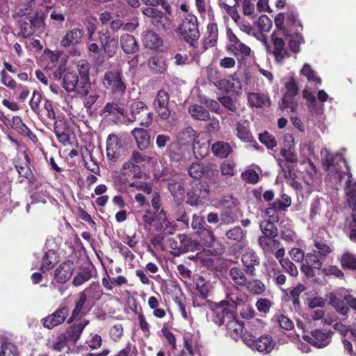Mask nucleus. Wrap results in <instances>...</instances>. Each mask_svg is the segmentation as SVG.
<instances>
[{"label": "nucleus", "instance_id": "42", "mask_svg": "<svg viewBox=\"0 0 356 356\" xmlns=\"http://www.w3.org/2000/svg\"><path fill=\"white\" fill-rule=\"evenodd\" d=\"M212 152L218 157L226 158L232 152V147L229 143L224 141H218L211 146Z\"/></svg>", "mask_w": 356, "mask_h": 356}, {"label": "nucleus", "instance_id": "33", "mask_svg": "<svg viewBox=\"0 0 356 356\" xmlns=\"http://www.w3.org/2000/svg\"><path fill=\"white\" fill-rule=\"evenodd\" d=\"M258 243L265 254L272 253L279 248L280 244V241L275 239V237L267 236H261L258 238Z\"/></svg>", "mask_w": 356, "mask_h": 356}, {"label": "nucleus", "instance_id": "49", "mask_svg": "<svg viewBox=\"0 0 356 356\" xmlns=\"http://www.w3.org/2000/svg\"><path fill=\"white\" fill-rule=\"evenodd\" d=\"M274 221L262 220L260 222V229L262 232L261 236H267L270 237H276L278 234V231L275 225Z\"/></svg>", "mask_w": 356, "mask_h": 356}, {"label": "nucleus", "instance_id": "25", "mask_svg": "<svg viewBox=\"0 0 356 356\" xmlns=\"http://www.w3.org/2000/svg\"><path fill=\"white\" fill-rule=\"evenodd\" d=\"M302 97L306 100L307 106L310 111L316 115H321L324 111L323 104L318 105L317 100L311 88L305 86L302 91Z\"/></svg>", "mask_w": 356, "mask_h": 356}, {"label": "nucleus", "instance_id": "20", "mask_svg": "<svg viewBox=\"0 0 356 356\" xmlns=\"http://www.w3.org/2000/svg\"><path fill=\"white\" fill-rule=\"evenodd\" d=\"M54 131L58 141L64 146L70 144V127L63 119L56 120L54 124Z\"/></svg>", "mask_w": 356, "mask_h": 356}, {"label": "nucleus", "instance_id": "45", "mask_svg": "<svg viewBox=\"0 0 356 356\" xmlns=\"http://www.w3.org/2000/svg\"><path fill=\"white\" fill-rule=\"evenodd\" d=\"M219 102L225 108L232 112L237 113L238 115H239L240 112H243L245 109L238 102L228 96L219 98Z\"/></svg>", "mask_w": 356, "mask_h": 356}, {"label": "nucleus", "instance_id": "56", "mask_svg": "<svg viewBox=\"0 0 356 356\" xmlns=\"http://www.w3.org/2000/svg\"><path fill=\"white\" fill-rule=\"evenodd\" d=\"M341 263L344 268L352 270H356V257L352 254L344 253L341 257Z\"/></svg>", "mask_w": 356, "mask_h": 356}, {"label": "nucleus", "instance_id": "44", "mask_svg": "<svg viewBox=\"0 0 356 356\" xmlns=\"http://www.w3.org/2000/svg\"><path fill=\"white\" fill-rule=\"evenodd\" d=\"M168 189L177 201H181L184 196V186L181 181L172 180L168 184Z\"/></svg>", "mask_w": 356, "mask_h": 356}, {"label": "nucleus", "instance_id": "26", "mask_svg": "<svg viewBox=\"0 0 356 356\" xmlns=\"http://www.w3.org/2000/svg\"><path fill=\"white\" fill-rule=\"evenodd\" d=\"M62 85L67 92L78 93V89L81 86V79H79L76 72H66L63 78Z\"/></svg>", "mask_w": 356, "mask_h": 356}, {"label": "nucleus", "instance_id": "1", "mask_svg": "<svg viewBox=\"0 0 356 356\" xmlns=\"http://www.w3.org/2000/svg\"><path fill=\"white\" fill-rule=\"evenodd\" d=\"M242 302V299L236 294H227L226 298L222 300L214 309L215 322L219 325L225 324L229 335L236 339L243 332V325L238 321L234 313V309Z\"/></svg>", "mask_w": 356, "mask_h": 356}, {"label": "nucleus", "instance_id": "9", "mask_svg": "<svg viewBox=\"0 0 356 356\" xmlns=\"http://www.w3.org/2000/svg\"><path fill=\"white\" fill-rule=\"evenodd\" d=\"M241 262L246 275L254 277L256 268L260 265V259L256 252L251 248H247L241 254Z\"/></svg>", "mask_w": 356, "mask_h": 356}, {"label": "nucleus", "instance_id": "55", "mask_svg": "<svg viewBox=\"0 0 356 356\" xmlns=\"http://www.w3.org/2000/svg\"><path fill=\"white\" fill-rule=\"evenodd\" d=\"M91 272L88 268H83L74 278L73 284L76 286H81L91 278Z\"/></svg>", "mask_w": 356, "mask_h": 356}, {"label": "nucleus", "instance_id": "21", "mask_svg": "<svg viewBox=\"0 0 356 356\" xmlns=\"http://www.w3.org/2000/svg\"><path fill=\"white\" fill-rule=\"evenodd\" d=\"M143 45L152 50L162 51L163 40L154 31L147 30L143 34Z\"/></svg>", "mask_w": 356, "mask_h": 356}, {"label": "nucleus", "instance_id": "11", "mask_svg": "<svg viewBox=\"0 0 356 356\" xmlns=\"http://www.w3.org/2000/svg\"><path fill=\"white\" fill-rule=\"evenodd\" d=\"M168 104V93L164 90H159L154 100L153 106L159 118L163 120H168L171 115Z\"/></svg>", "mask_w": 356, "mask_h": 356}, {"label": "nucleus", "instance_id": "60", "mask_svg": "<svg viewBox=\"0 0 356 356\" xmlns=\"http://www.w3.org/2000/svg\"><path fill=\"white\" fill-rule=\"evenodd\" d=\"M188 172L190 177L195 179H200L204 172V168L201 163H193L189 167Z\"/></svg>", "mask_w": 356, "mask_h": 356}, {"label": "nucleus", "instance_id": "18", "mask_svg": "<svg viewBox=\"0 0 356 356\" xmlns=\"http://www.w3.org/2000/svg\"><path fill=\"white\" fill-rule=\"evenodd\" d=\"M84 31L81 28L68 30L60 40V46L64 48L74 47L79 44L83 38Z\"/></svg>", "mask_w": 356, "mask_h": 356}, {"label": "nucleus", "instance_id": "19", "mask_svg": "<svg viewBox=\"0 0 356 356\" xmlns=\"http://www.w3.org/2000/svg\"><path fill=\"white\" fill-rule=\"evenodd\" d=\"M74 268V263L71 261L61 263L54 271V279L60 283H66L71 278Z\"/></svg>", "mask_w": 356, "mask_h": 356}, {"label": "nucleus", "instance_id": "2", "mask_svg": "<svg viewBox=\"0 0 356 356\" xmlns=\"http://www.w3.org/2000/svg\"><path fill=\"white\" fill-rule=\"evenodd\" d=\"M275 24L277 33L289 37V46L294 53L300 51V46L303 42L300 35L302 30V24L298 19L297 13L292 10L286 13H279L275 18Z\"/></svg>", "mask_w": 356, "mask_h": 356}, {"label": "nucleus", "instance_id": "15", "mask_svg": "<svg viewBox=\"0 0 356 356\" xmlns=\"http://www.w3.org/2000/svg\"><path fill=\"white\" fill-rule=\"evenodd\" d=\"M69 315L68 309L66 307H60L51 314L44 318L42 321L44 327L52 329L62 324Z\"/></svg>", "mask_w": 356, "mask_h": 356}, {"label": "nucleus", "instance_id": "53", "mask_svg": "<svg viewBox=\"0 0 356 356\" xmlns=\"http://www.w3.org/2000/svg\"><path fill=\"white\" fill-rule=\"evenodd\" d=\"M245 286L250 293L254 295H260L266 289L264 284L259 280H248V284Z\"/></svg>", "mask_w": 356, "mask_h": 356}, {"label": "nucleus", "instance_id": "10", "mask_svg": "<svg viewBox=\"0 0 356 356\" xmlns=\"http://www.w3.org/2000/svg\"><path fill=\"white\" fill-rule=\"evenodd\" d=\"M332 335V332L330 330L316 329L310 335H305L303 338L314 346L322 348L330 343Z\"/></svg>", "mask_w": 356, "mask_h": 356}, {"label": "nucleus", "instance_id": "59", "mask_svg": "<svg viewBox=\"0 0 356 356\" xmlns=\"http://www.w3.org/2000/svg\"><path fill=\"white\" fill-rule=\"evenodd\" d=\"M0 356H18L16 346L10 342H4L1 346Z\"/></svg>", "mask_w": 356, "mask_h": 356}, {"label": "nucleus", "instance_id": "41", "mask_svg": "<svg viewBox=\"0 0 356 356\" xmlns=\"http://www.w3.org/2000/svg\"><path fill=\"white\" fill-rule=\"evenodd\" d=\"M300 74L305 76L308 81L314 83L315 86H320L322 83L321 79L318 76L311 65L308 63H305L300 70Z\"/></svg>", "mask_w": 356, "mask_h": 356}, {"label": "nucleus", "instance_id": "23", "mask_svg": "<svg viewBox=\"0 0 356 356\" xmlns=\"http://www.w3.org/2000/svg\"><path fill=\"white\" fill-rule=\"evenodd\" d=\"M120 144L118 137L110 134L106 140V154L109 160L115 162L120 156Z\"/></svg>", "mask_w": 356, "mask_h": 356}, {"label": "nucleus", "instance_id": "54", "mask_svg": "<svg viewBox=\"0 0 356 356\" xmlns=\"http://www.w3.org/2000/svg\"><path fill=\"white\" fill-rule=\"evenodd\" d=\"M207 38L206 43L211 47L215 45L218 37V31L217 24L215 23H210L207 26Z\"/></svg>", "mask_w": 356, "mask_h": 356}, {"label": "nucleus", "instance_id": "43", "mask_svg": "<svg viewBox=\"0 0 356 356\" xmlns=\"http://www.w3.org/2000/svg\"><path fill=\"white\" fill-rule=\"evenodd\" d=\"M196 234L199 236L200 242L205 247H211L216 240L213 232L209 225L199 230Z\"/></svg>", "mask_w": 356, "mask_h": 356}, {"label": "nucleus", "instance_id": "22", "mask_svg": "<svg viewBox=\"0 0 356 356\" xmlns=\"http://www.w3.org/2000/svg\"><path fill=\"white\" fill-rule=\"evenodd\" d=\"M273 40L274 49L272 53L275 57V61L279 63H283L284 60L289 58L290 54L287 49L284 47V41L282 38L272 35Z\"/></svg>", "mask_w": 356, "mask_h": 356}, {"label": "nucleus", "instance_id": "4", "mask_svg": "<svg viewBox=\"0 0 356 356\" xmlns=\"http://www.w3.org/2000/svg\"><path fill=\"white\" fill-rule=\"evenodd\" d=\"M131 117L129 121H138L141 126L147 127L153 121V113L148 106L143 102L134 101L130 106Z\"/></svg>", "mask_w": 356, "mask_h": 356}, {"label": "nucleus", "instance_id": "39", "mask_svg": "<svg viewBox=\"0 0 356 356\" xmlns=\"http://www.w3.org/2000/svg\"><path fill=\"white\" fill-rule=\"evenodd\" d=\"M196 289L200 297L205 300L210 296L213 286L210 282L206 281L205 279L200 276L196 280Z\"/></svg>", "mask_w": 356, "mask_h": 356}, {"label": "nucleus", "instance_id": "40", "mask_svg": "<svg viewBox=\"0 0 356 356\" xmlns=\"http://www.w3.org/2000/svg\"><path fill=\"white\" fill-rule=\"evenodd\" d=\"M246 231L239 226H236L226 232L227 238L236 243H241L245 245Z\"/></svg>", "mask_w": 356, "mask_h": 356}, {"label": "nucleus", "instance_id": "29", "mask_svg": "<svg viewBox=\"0 0 356 356\" xmlns=\"http://www.w3.org/2000/svg\"><path fill=\"white\" fill-rule=\"evenodd\" d=\"M132 136L140 150H145L150 143V136L148 131L143 128H134L131 131Z\"/></svg>", "mask_w": 356, "mask_h": 356}, {"label": "nucleus", "instance_id": "35", "mask_svg": "<svg viewBox=\"0 0 356 356\" xmlns=\"http://www.w3.org/2000/svg\"><path fill=\"white\" fill-rule=\"evenodd\" d=\"M313 252L319 255L320 258L325 259L332 252V248L327 244L325 240L318 237L314 238Z\"/></svg>", "mask_w": 356, "mask_h": 356}, {"label": "nucleus", "instance_id": "63", "mask_svg": "<svg viewBox=\"0 0 356 356\" xmlns=\"http://www.w3.org/2000/svg\"><path fill=\"white\" fill-rule=\"evenodd\" d=\"M280 107L282 110L289 108L291 111H295L296 104L294 102V97L284 94L280 104Z\"/></svg>", "mask_w": 356, "mask_h": 356}, {"label": "nucleus", "instance_id": "17", "mask_svg": "<svg viewBox=\"0 0 356 356\" xmlns=\"http://www.w3.org/2000/svg\"><path fill=\"white\" fill-rule=\"evenodd\" d=\"M142 13L149 19L151 24L154 26H162L164 29H166L168 17L157 8L146 7L143 8Z\"/></svg>", "mask_w": 356, "mask_h": 356}, {"label": "nucleus", "instance_id": "7", "mask_svg": "<svg viewBox=\"0 0 356 356\" xmlns=\"http://www.w3.org/2000/svg\"><path fill=\"white\" fill-rule=\"evenodd\" d=\"M209 195V186L205 182L195 181L187 193L186 203L191 206H197L202 203Z\"/></svg>", "mask_w": 356, "mask_h": 356}, {"label": "nucleus", "instance_id": "48", "mask_svg": "<svg viewBox=\"0 0 356 356\" xmlns=\"http://www.w3.org/2000/svg\"><path fill=\"white\" fill-rule=\"evenodd\" d=\"M56 262V252L53 250L47 251L42 260L40 270L44 273L49 270Z\"/></svg>", "mask_w": 356, "mask_h": 356}, {"label": "nucleus", "instance_id": "37", "mask_svg": "<svg viewBox=\"0 0 356 356\" xmlns=\"http://www.w3.org/2000/svg\"><path fill=\"white\" fill-rule=\"evenodd\" d=\"M245 275L244 268L241 269L239 267H233L229 271L232 281L238 286H245L248 284V277Z\"/></svg>", "mask_w": 356, "mask_h": 356}, {"label": "nucleus", "instance_id": "58", "mask_svg": "<svg viewBox=\"0 0 356 356\" xmlns=\"http://www.w3.org/2000/svg\"><path fill=\"white\" fill-rule=\"evenodd\" d=\"M220 222L225 225L234 223L237 218L236 213L232 209H224L220 212Z\"/></svg>", "mask_w": 356, "mask_h": 356}, {"label": "nucleus", "instance_id": "32", "mask_svg": "<svg viewBox=\"0 0 356 356\" xmlns=\"http://www.w3.org/2000/svg\"><path fill=\"white\" fill-rule=\"evenodd\" d=\"M148 67L156 74H164L168 69L166 59L161 56H154L148 60Z\"/></svg>", "mask_w": 356, "mask_h": 356}, {"label": "nucleus", "instance_id": "14", "mask_svg": "<svg viewBox=\"0 0 356 356\" xmlns=\"http://www.w3.org/2000/svg\"><path fill=\"white\" fill-rule=\"evenodd\" d=\"M190 147L179 142H171L168 146L167 154L172 161L178 163L187 158Z\"/></svg>", "mask_w": 356, "mask_h": 356}, {"label": "nucleus", "instance_id": "30", "mask_svg": "<svg viewBox=\"0 0 356 356\" xmlns=\"http://www.w3.org/2000/svg\"><path fill=\"white\" fill-rule=\"evenodd\" d=\"M343 296L337 293H330L329 296V303L341 315L346 316L350 311L348 306L344 300Z\"/></svg>", "mask_w": 356, "mask_h": 356}, {"label": "nucleus", "instance_id": "38", "mask_svg": "<svg viewBox=\"0 0 356 356\" xmlns=\"http://www.w3.org/2000/svg\"><path fill=\"white\" fill-rule=\"evenodd\" d=\"M188 112L191 117L196 120L206 121L210 119L209 111L202 106L197 104L191 105Z\"/></svg>", "mask_w": 356, "mask_h": 356}, {"label": "nucleus", "instance_id": "34", "mask_svg": "<svg viewBox=\"0 0 356 356\" xmlns=\"http://www.w3.org/2000/svg\"><path fill=\"white\" fill-rule=\"evenodd\" d=\"M220 86L227 92L238 94L241 90V83L238 78L229 76L220 80Z\"/></svg>", "mask_w": 356, "mask_h": 356}, {"label": "nucleus", "instance_id": "62", "mask_svg": "<svg viewBox=\"0 0 356 356\" xmlns=\"http://www.w3.org/2000/svg\"><path fill=\"white\" fill-rule=\"evenodd\" d=\"M272 26L271 19L266 15H264L259 17L257 22V27L260 33L268 32Z\"/></svg>", "mask_w": 356, "mask_h": 356}, {"label": "nucleus", "instance_id": "12", "mask_svg": "<svg viewBox=\"0 0 356 356\" xmlns=\"http://www.w3.org/2000/svg\"><path fill=\"white\" fill-rule=\"evenodd\" d=\"M324 260L313 251L307 253L305 257V262L302 264L301 270L307 277H314L315 270L321 268Z\"/></svg>", "mask_w": 356, "mask_h": 356}, {"label": "nucleus", "instance_id": "8", "mask_svg": "<svg viewBox=\"0 0 356 356\" xmlns=\"http://www.w3.org/2000/svg\"><path fill=\"white\" fill-rule=\"evenodd\" d=\"M227 35L229 41L227 49L236 57L238 61H241L250 56V48L241 42L230 29L227 30Z\"/></svg>", "mask_w": 356, "mask_h": 356}, {"label": "nucleus", "instance_id": "16", "mask_svg": "<svg viewBox=\"0 0 356 356\" xmlns=\"http://www.w3.org/2000/svg\"><path fill=\"white\" fill-rule=\"evenodd\" d=\"M77 94L81 96L83 105L87 109H90L99 97L96 90H92L91 83L86 82L81 84Z\"/></svg>", "mask_w": 356, "mask_h": 356}, {"label": "nucleus", "instance_id": "64", "mask_svg": "<svg viewBox=\"0 0 356 356\" xmlns=\"http://www.w3.org/2000/svg\"><path fill=\"white\" fill-rule=\"evenodd\" d=\"M278 211H279L278 209H276L275 207H273V203L270 207L266 209L265 211H263L262 217L264 218V220H266V221L277 222L278 221V215H277Z\"/></svg>", "mask_w": 356, "mask_h": 356}, {"label": "nucleus", "instance_id": "24", "mask_svg": "<svg viewBox=\"0 0 356 356\" xmlns=\"http://www.w3.org/2000/svg\"><path fill=\"white\" fill-rule=\"evenodd\" d=\"M250 124L247 120L238 121L235 124L236 136L242 142L250 143L253 136L250 129Z\"/></svg>", "mask_w": 356, "mask_h": 356}, {"label": "nucleus", "instance_id": "57", "mask_svg": "<svg viewBox=\"0 0 356 356\" xmlns=\"http://www.w3.org/2000/svg\"><path fill=\"white\" fill-rule=\"evenodd\" d=\"M12 127L19 134L28 136L31 131L23 123L22 119L19 116H14L12 119Z\"/></svg>", "mask_w": 356, "mask_h": 356}, {"label": "nucleus", "instance_id": "50", "mask_svg": "<svg viewBox=\"0 0 356 356\" xmlns=\"http://www.w3.org/2000/svg\"><path fill=\"white\" fill-rule=\"evenodd\" d=\"M237 25L241 31L249 35H253L259 40L262 41L266 39V37L263 33L257 32V31H255L251 24L247 21L241 20Z\"/></svg>", "mask_w": 356, "mask_h": 356}, {"label": "nucleus", "instance_id": "52", "mask_svg": "<svg viewBox=\"0 0 356 356\" xmlns=\"http://www.w3.org/2000/svg\"><path fill=\"white\" fill-rule=\"evenodd\" d=\"M77 69L81 76V84L84 82L90 83L89 78V70L90 65L86 60H80L77 63Z\"/></svg>", "mask_w": 356, "mask_h": 356}, {"label": "nucleus", "instance_id": "61", "mask_svg": "<svg viewBox=\"0 0 356 356\" xmlns=\"http://www.w3.org/2000/svg\"><path fill=\"white\" fill-rule=\"evenodd\" d=\"M259 138L260 142L265 145L268 149H272L277 145V141L275 137L266 131L259 134Z\"/></svg>", "mask_w": 356, "mask_h": 356}, {"label": "nucleus", "instance_id": "27", "mask_svg": "<svg viewBox=\"0 0 356 356\" xmlns=\"http://www.w3.org/2000/svg\"><path fill=\"white\" fill-rule=\"evenodd\" d=\"M88 323V320L86 318L80 319L77 323H74L70 326L64 335L66 336L69 341L76 343L79 339L83 330Z\"/></svg>", "mask_w": 356, "mask_h": 356}, {"label": "nucleus", "instance_id": "47", "mask_svg": "<svg viewBox=\"0 0 356 356\" xmlns=\"http://www.w3.org/2000/svg\"><path fill=\"white\" fill-rule=\"evenodd\" d=\"M195 135L196 132L191 127H185L177 134V141L188 145L194 139Z\"/></svg>", "mask_w": 356, "mask_h": 356}, {"label": "nucleus", "instance_id": "51", "mask_svg": "<svg viewBox=\"0 0 356 356\" xmlns=\"http://www.w3.org/2000/svg\"><path fill=\"white\" fill-rule=\"evenodd\" d=\"M281 237L288 243L294 242L298 240V236L289 222H282L281 227Z\"/></svg>", "mask_w": 356, "mask_h": 356}, {"label": "nucleus", "instance_id": "36", "mask_svg": "<svg viewBox=\"0 0 356 356\" xmlns=\"http://www.w3.org/2000/svg\"><path fill=\"white\" fill-rule=\"evenodd\" d=\"M274 348V343L270 336H262L256 339L253 348L265 354L269 353Z\"/></svg>", "mask_w": 356, "mask_h": 356}, {"label": "nucleus", "instance_id": "28", "mask_svg": "<svg viewBox=\"0 0 356 356\" xmlns=\"http://www.w3.org/2000/svg\"><path fill=\"white\" fill-rule=\"evenodd\" d=\"M341 160L344 163L345 165L347 168V175L348 176V179L346 181V186L345 188V192L346 195L348 196V202L349 207H353L356 205V181L353 182L351 177L352 174L349 172L350 169L347 164L346 161L341 156Z\"/></svg>", "mask_w": 356, "mask_h": 356}, {"label": "nucleus", "instance_id": "6", "mask_svg": "<svg viewBox=\"0 0 356 356\" xmlns=\"http://www.w3.org/2000/svg\"><path fill=\"white\" fill-rule=\"evenodd\" d=\"M98 289V286L93 284L90 287L85 289L83 291L79 293V299L75 303V307L72 312V315L67 321L68 323H72L77 318L85 316L92 309V305L88 300V293L90 291H96Z\"/></svg>", "mask_w": 356, "mask_h": 356}, {"label": "nucleus", "instance_id": "5", "mask_svg": "<svg viewBox=\"0 0 356 356\" xmlns=\"http://www.w3.org/2000/svg\"><path fill=\"white\" fill-rule=\"evenodd\" d=\"M179 32L186 42L194 46L195 42L198 40L200 35L196 16L192 14L186 15L180 25Z\"/></svg>", "mask_w": 356, "mask_h": 356}, {"label": "nucleus", "instance_id": "46", "mask_svg": "<svg viewBox=\"0 0 356 356\" xmlns=\"http://www.w3.org/2000/svg\"><path fill=\"white\" fill-rule=\"evenodd\" d=\"M248 100L250 106L261 108L268 103V98L264 94L250 92L248 94Z\"/></svg>", "mask_w": 356, "mask_h": 356}, {"label": "nucleus", "instance_id": "31", "mask_svg": "<svg viewBox=\"0 0 356 356\" xmlns=\"http://www.w3.org/2000/svg\"><path fill=\"white\" fill-rule=\"evenodd\" d=\"M120 46L122 51L127 54H134L138 50V44L134 35L124 33L120 36Z\"/></svg>", "mask_w": 356, "mask_h": 356}, {"label": "nucleus", "instance_id": "3", "mask_svg": "<svg viewBox=\"0 0 356 356\" xmlns=\"http://www.w3.org/2000/svg\"><path fill=\"white\" fill-rule=\"evenodd\" d=\"M102 83L106 89L113 94L122 95L127 89L122 72L120 70L114 69L105 72Z\"/></svg>", "mask_w": 356, "mask_h": 356}, {"label": "nucleus", "instance_id": "13", "mask_svg": "<svg viewBox=\"0 0 356 356\" xmlns=\"http://www.w3.org/2000/svg\"><path fill=\"white\" fill-rule=\"evenodd\" d=\"M97 34L101 47L105 54L109 58L114 56L118 49V39L112 38L109 31L106 29H102Z\"/></svg>", "mask_w": 356, "mask_h": 356}]
</instances>
